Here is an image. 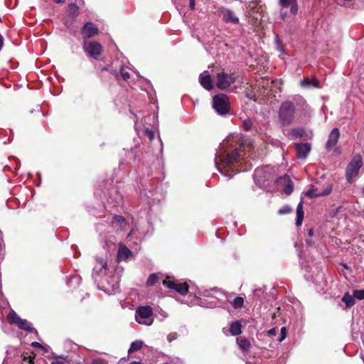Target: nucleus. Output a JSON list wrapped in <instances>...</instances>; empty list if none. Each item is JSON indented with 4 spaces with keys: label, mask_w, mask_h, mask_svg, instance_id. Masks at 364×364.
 <instances>
[{
    "label": "nucleus",
    "mask_w": 364,
    "mask_h": 364,
    "mask_svg": "<svg viewBox=\"0 0 364 364\" xmlns=\"http://www.w3.org/2000/svg\"><path fill=\"white\" fill-rule=\"evenodd\" d=\"M252 146L250 139H244L241 136L231 135L228 136L220 145V150L217 152L215 159V166L219 171L225 176H230L223 172L220 168H232L241 157V148H247Z\"/></svg>",
    "instance_id": "1"
},
{
    "label": "nucleus",
    "mask_w": 364,
    "mask_h": 364,
    "mask_svg": "<svg viewBox=\"0 0 364 364\" xmlns=\"http://www.w3.org/2000/svg\"><path fill=\"white\" fill-rule=\"evenodd\" d=\"M296 108L294 104L289 100L283 102L278 110V117L282 126L291 124L294 119Z\"/></svg>",
    "instance_id": "2"
},
{
    "label": "nucleus",
    "mask_w": 364,
    "mask_h": 364,
    "mask_svg": "<svg viewBox=\"0 0 364 364\" xmlns=\"http://www.w3.org/2000/svg\"><path fill=\"white\" fill-rule=\"evenodd\" d=\"M229 295L230 294L220 289L213 288L206 290L203 296L205 297L204 299L208 302V306L213 308L216 306L220 301L229 300Z\"/></svg>",
    "instance_id": "3"
},
{
    "label": "nucleus",
    "mask_w": 364,
    "mask_h": 364,
    "mask_svg": "<svg viewBox=\"0 0 364 364\" xmlns=\"http://www.w3.org/2000/svg\"><path fill=\"white\" fill-rule=\"evenodd\" d=\"M213 107L220 115H225L230 110V101L228 97L223 93L213 97Z\"/></svg>",
    "instance_id": "4"
},
{
    "label": "nucleus",
    "mask_w": 364,
    "mask_h": 364,
    "mask_svg": "<svg viewBox=\"0 0 364 364\" xmlns=\"http://www.w3.org/2000/svg\"><path fill=\"white\" fill-rule=\"evenodd\" d=\"M363 165L362 156L356 154L353 156L346 168V179L350 182L353 178L358 175L360 168Z\"/></svg>",
    "instance_id": "5"
},
{
    "label": "nucleus",
    "mask_w": 364,
    "mask_h": 364,
    "mask_svg": "<svg viewBox=\"0 0 364 364\" xmlns=\"http://www.w3.org/2000/svg\"><path fill=\"white\" fill-rule=\"evenodd\" d=\"M83 49L87 56L94 59H97L102 54V45L95 41H85L83 43Z\"/></svg>",
    "instance_id": "6"
},
{
    "label": "nucleus",
    "mask_w": 364,
    "mask_h": 364,
    "mask_svg": "<svg viewBox=\"0 0 364 364\" xmlns=\"http://www.w3.org/2000/svg\"><path fill=\"white\" fill-rule=\"evenodd\" d=\"M250 16L257 23L262 21L264 14V8L257 1H251L247 7Z\"/></svg>",
    "instance_id": "7"
},
{
    "label": "nucleus",
    "mask_w": 364,
    "mask_h": 364,
    "mask_svg": "<svg viewBox=\"0 0 364 364\" xmlns=\"http://www.w3.org/2000/svg\"><path fill=\"white\" fill-rule=\"evenodd\" d=\"M235 82L233 74H228L221 71L217 74L216 85L220 90H225Z\"/></svg>",
    "instance_id": "8"
},
{
    "label": "nucleus",
    "mask_w": 364,
    "mask_h": 364,
    "mask_svg": "<svg viewBox=\"0 0 364 364\" xmlns=\"http://www.w3.org/2000/svg\"><path fill=\"white\" fill-rule=\"evenodd\" d=\"M107 294H114L119 291V277L113 275L106 279L105 282L102 284L101 288Z\"/></svg>",
    "instance_id": "9"
},
{
    "label": "nucleus",
    "mask_w": 364,
    "mask_h": 364,
    "mask_svg": "<svg viewBox=\"0 0 364 364\" xmlns=\"http://www.w3.org/2000/svg\"><path fill=\"white\" fill-rule=\"evenodd\" d=\"M163 284L168 289H173L181 295H185L188 291V287L185 283H176L171 280L165 279Z\"/></svg>",
    "instance_id": "10"
},
{
    "label": "nucleus",
    "mask_w": 364,
    "mask_h": 364,
    "mask_svg": "<svg viewBox=\"0 0 364 364\" xmlns=\"http://www.w3.org/2000/svg\"><path fill=\"white\" fill-rule=\"evenodd\" d=\"M99 30L97 27L92 22H87L81 31V35L84 38H92L98 34Z\"/></svg>",
    "instance_id": "11"
},
{
    "label": "nucleus",
    "mask_w": 364,
    "mask_h": 364,
    "mask_svg": "<svg viewBox=\"0 0 364 364\" xmlns=\"http://www.w3.org/2000/svg\"><path fill=\"white\" fill-rule=\"evenodd\" d=\"M332 191V186L328 184L323 191H318L317 188L314 186L306 191V195L309 198H317L320 196H328Z\"/></svg>",
    "instance_id": "12"
},
{
    "label": "nucleus",
    "mask_w": 364,
    "mask_h": 364,
    "mask_svg": "<svg viewBox=\"0 0 364 364\" xmlns=\"http://www.w3.org/2000/svg\"><path fill=\"white\" fill-rule=\"evenodd\" d=\"M340 137V131L338 128H333L329 134L328 141L326 144L327 151H331L337 144Z\"/></svg>",
    "instance_id": "13"
},
{
    "label": "nucleus",
    "mask_w": 364,
    "mask_h": 364,
    "mask_svg": "<svg viewBox=\"0 0 364 364\" xmlns=\"http://www.w3.org/2000/svg\"><path fill=\"white\" fill-rule=\"evenodd\" d=\"M223 20L226 23H230L232 24H237L239 23V18L235 16V13L225 8L221 9L220 11Z\"/></svg>",
    "instance_id": "14"
},
{
    "label": "nucleus",
    "mask_w": 364,
    "mask_h": 364,
    "mask_svg": "<svg viewBox=\"0 0 364 364\" xmlns=\"http://www.w3.org/2000/svg\"><path fill=\"white\" fill-rule=\"evenodd\" d=\"M309 143H299L296 145V152L298 158L306 159L311 151Z\"/></svg>",
    "instance_id": "15"
},
{
    "label": "nucleus",
    "mask_w": 364,
    "mask_h": 364,
    "mask_svg": "<svg viewBox=\"0 0 364 364\" xmlns=\"http://www.w3.org/2000/svg\"><path fill=\"white\" fill-rule=\"evenodd\" d=\"M279 185L284 186V192L287 195H290L294 189L293 183L290 178V177L287 175H284L282 177H280L278 180Z\"/></svg>",
    "instance_id": "16"
},
{
    "label": "nucleus",
    "mask_w": 364,
    "mask_h": 364,
    "mask_svg": "<svg viewBox=\"0 0 364 364\" xmlns=\"http://www.w3.org/2000/svg\"><path fill=\"white\" fill-rule=\"evenodd\" d=\"M153 315V309L150 306H139L135 313V318H149Z\"/></svg>",
    "instance_id": "17"
},
{
    "label": "nucleus",
    "mask_w": 364,
    "mask_h": 364,
    "mask_svg": "<svg viewBox=\"0 0 364 364\" xmlns=\"http://www.w3.org/2000/svg\"><path fill=\"white\" fill-rule=\"evenodd\" d=\"M232 295H229V301L232 305V307L237 311H242L243 310L246 309V306H245V300L244 298L238 296H235L232 300H231Z\"/></svg>",
    "instance_id": "18"
},
{
    "label": "nucleus",
    "mask_w": 364,
    "mask_h": 364,
    "mask_svg": "<svg viewBox=\"0 0 364 364\" xmlns=\"http://www.w3.org/2000/svg\"><path fill=\"white\" fill-rule=\"evenodd\" d=\"M9 321L11 324H16L20 329L25 330L28 333L35 332L37 333V331L30 323L27 322V320H9Z\"/></svg>",
    "instance_id": "19"
},
{
    "label": "nucleus",
    "mask_w": 364,
    "mask_h": 364,
    "mask_svg": "<svg viewBox=\"0 0 364 364\" xmlns=\"http://www.w3.org/2000/svg\"><path fill=\"white\" fill-rule=\"evenodd\" d=\"M199 81L205 90H210L213 88L211 77L208 72H203L200 75Z\"/></svg>",
    "instance_id": "20"
},
{
    "label": "nucleus",
    "mask_w": 364,
    "mask_h": 364,
    "mask_svg": "<svg viewBox=\"0 0 364 364\" xmlns=\"http://www.w3.org/2000/svg\"><path fill=\"white\" fill-rule=\"evenodd\" d=\"M236 343L239 346L240 350L242 353H248L252 347L250 341L245 337H237L236 338Z\"/></svg>",
    "instance_id": "21"
},
{
    "label": "nucleus",
    "mask_w": 364,
    "mask_h": 364,
    "mask_svg": "<svg viewBox=\"0 0 364 364\" xmlns=\"http://www.w3.org/2000/svg\"><path fill=\"white\" fill-rule=\"evenodd\" d=\"M280 5L282 7L291 6L290 12L291 14L295 15L298 11V6L296 4V0H279Z\"/></svg>",
    "instance_id": "22"
},
{
    "label": "nucleus",
    "mask_w": 364,
    "mask_h": 364,
    "mask_svg": "<svg viewBox=\"0 0 364 364\" xmlns=\"http://www.w3.org/2000/svg\"><path fill=\"white\" fill-rule=\"evenodd\" d=\"M230 333L232 336H238L242 333V324L238 321L236 320L233 322H232L230 325L229 328Z\"/></svg>",
    "instance_id": "23"
},
{
    "label": "nucleus",
    "mask_w": 364,
    "mask_h": 364,
    "mask_svg": "<svg viewBox=\"0 0 364 364\" xmlns=\"http://www.w3.org/2000/svg\"><path fill=\"white\" fill-rule=\"evenodd\" d=\"M304 211H303V200H301L296 207V225L300 226L304 219Z\"/></svg>",
    "instance_id": "24"
},
{
    "label": "nucleus",
    "mask_w": 364,
    "mask_h": 364,
    "mask_svg": "<svg viewBox=\"0 0 364 364\" xmlns=\"http://www.w3.org/2000/svg\"><path fill=\"white\" fill-rule=\"evenodd\" d=\"M300 84L301 86H303L304 87H320L319 81L316 78H314V79L304 78L300 82Z\"/></svg>",
    "instance_id": "25"
},
{
    "label": "nucleus",
    "mask_w": 364,
    "mask_h": 364,
    "mask_svg": "<svg viewBox=\"0 0 364 364\" xmlns=\"http://www.w3.org/2000/svg\"><path fill=\"white\" fill-rule=\"evenodd\" d=\"M132 255V252L125 246H121L119 248L117 257L119 260H124Z\"/></svg>",
    "instance_id": "26"
},
{
    "label": "nucleus",
    "mask_w": 364,
    "mask_h": 364,
    "mask_svg": "<svg viewBox=\"0 0 364 364\" xmlns=\"http://www.w3.org/2000/svg\"><path fill=\"white\" fill-rule=\"evenodd\" d=\"M142 346L143 342L141 341L136 340L131 343L128 353L130 354L136 350H139L142 348Z\"/></svg>",
    "instance_id": "27"
},
{
    "label": "nucleus",
    "mask_w": 364,
    "mask_h": 364,
    "mask_svg": "<svg viewBox=\"0 0 364 364\" xmlns=\"http://www.w3.org/2000/svg\"><path fill=\"white\" fill-rule=\"evenodd\" d=\"M342 301L346 304L347 306L349 307L355 304V297L353 295L351 296L349 294H346L343 296Z\"/></svg>",
    "instance_id": "28"
},
{
    "label": "nucleus",
    "mask_w": 364,
    "mask_h": 364,
    "mask_svg": "<svg viewBox=\"0 0 364 364\" xmlns=\"http://www.w3.org/2000/svg\"><path fill=\"white\" fill-rule=\"evenodd\" d=\"M99 264L100 265V267L98 268L97 266L93 268V272L95 274H100L103 269L105 270L107 267V262H105L103 259L99 260Z\"/></svg>",
    "instance_id": "29"
},
{
    "label": "nucleus",
    "mask_w": 364,
    "mask_h": 364,
    "mask_svg": "<svg viewBox=\"0 0 364 364\" xmlns=\"http://www.w3.org/2000/svg\"><path fill=\"white\" fill-rule=\"evenodd\" d=\"M159 280V275L157 274H151L147 279L146 284L148 285H154Z\"/></svg>",
    "instance_id": "30"
},
{
    "label": "nucleus",
    "mask_w": 364,
    "mask_h": 364,
    "mask_svg": "<svg viewBox=\"0 0 364 364\" xmlns=\"http://www.w3.org/2000/svg\"><path fill=\"white\" fill-rule=\"evenodd\" d=\"M78 10L79 7L76 4H71L69 5V12L73 16L75 17L78 15Z\"/></svg>",
    "instance_id": "31"
},
{
    "label": "nucleus",
    "mask_w": 364,
    "mask_h": 364,
    "mask_svg": "<svg viewBox=\"0 0 364 364\" xmlns=\"http://www.w3.org/2000/svg\"><path fill=\"white\" fill-rule=\"evenodd\" d=\"M353 296L360 300L364 299V289L354 290Z\"/></svg>",
    "instance_id": "32"
},
{
    "label": "nucleus",
    "mask_w": 364,
    "mask_h": 364,
    "mask_svg": "<svg viewBox=\"0 0 364 364\" xmlns=\"http://www.w3.org/2000/svg\"><path fill=\"white\" fill-rule=\"evenodd\" d=\"M6 313H7L6 318H8V319H10V318H19L17 316V314H16V312L14 311L11 310V309H6Z\"/></svg>",
    "instance_id": "33"
},
{
    "label": "nucleus",
    "mask_w": 364,
    "mask_h": 364,
    "mask_svg": "<svg viewBox=\"0 0 364 364\" xmlns=\"http://www.w3.org/2000/svg\"><path fill=\"white\" fill-rule=\"evenodd\" d=\"M144 132L149 137L150 141L154 139V132L153 131L150 130L147 127H144Z\"/></svg>",
    "instance_id": "34"
},
{
    "label": "nucleus",
    "mask_w": 364,
    "mask_h": 364,
    "mask_svg": "<svg viewBox=\"0 0 364 364\" xmlns=\"http://www.w3.org/2000/svg\"><path fill=\"white\" fill-rule=\"evenodd\" d=\"M292 134L297 137H301L304 134V130L301 128L294 129L291 131Z\"/></svg>",
    "instance_id": "35"
},
{
    "label": "nucleus",
    "mask_w": 364,
    "mask_h": 364,
    "mask_svg": "<svg viewBox=\"0 0 364 364\" xmlns=\"http://www.w3.org/2000/svg\"><path fill=\"white\" fill-rule=\"evenodd\" d=\"M280 331H281V334H280V336L279 338H278V341L279 342H282L283 340L285 339V338L287 337V328L286 327H282L281 329H280Z\"/></svg>",
    "instance_id": "36"
},
{
    "label": "nucleus",
    "mask_w": 364,
    "mask_h": 364,
    "mask_svg": "<svg viewBox=\"0 0 364 364\" xmlns=\"http://www.w3.org/2000/svg\"><path fill=\"white\" fill-rule=\"evenodd\" d=\"M291 208L288 205H285L278 210V213L280 215L289 213L291 212Z\"/></svg>",
    "instance_id": "37"
},
{
    "label": "nucleus",
    "mask_w": 364,
    "mask_h": 364,
    "mask_svg": "<svg viewBox=\"0 0 364 364\" xmlns=\"http://www.w3.org/2000/svg\"><path fill=\"white\" fill-rule=\"evenodd\" d=\"M22 357H23V358H22L23 361H24V362H25V361H27V360H28V363L29 364H34V358H35V355H32V356H31V355H29V356H28V357H27L26 355H22Z\"/></svg>",
    "instance_id": "38"
},
{
    "label": "nucleus",
    "mask_w": 364,
    "mask_h": 364,
    "mask_svg": "<svg viewBox=\"0 0 364 364\" xmlns=\"http://www.w3.org/2000/svg\"><path fill=\"white\" fill-rule=\"evenodd\" d=\"M243 127L246 129V130H250L252 127V122L250 119H245L244 122H243Z\"/></svg>",
    "instance_id": "39"
},
{
    "label": "nucleus",
    "mask_w": 364,
    "mask_h": 364,
    "mask_svg": "<svg viewBox=\"0 0 364 364\" xmlns=\"http://www.w3.org/2000/svg\"><path fill=\"white\" fill-rule=\"evenodd\" d=\"M120 75L121 77L124 80H127L129 78V73L127 70H126L124 68H122L120 70Z\"/></svg>",
    "instance_id": "40"
},
{
    "label": "nucleus",
    "mask_w": 364,
    "mask_h": 364,
    "mask_svg": "<svg viewBox=\"0 0 364 364\" xmlns=\"http://www.w3.org/2000/svg\"><path fill=\"white\" fill-rule=\"evenodd\" d=\"M139 324L151 326L154 320H136Z\"/></svg>",
    "instance_id": "41"
},
{
    "label": "nucleus",
    "mask_w": 364,
    "mask_h": 364,
    "mask_svg": "<svg viewBox=\"0 0 364 364\" xmlns=\"http://www.w3.org/2000/svg\"><path fill=\"white\" fill-rule=\"evenodd\" d=\"M31 346L33 348H44V346H42L40 343L38 342H36V341H33L31 343Z\"/></svg>",
    "instance_id": "42"
},
{
    "label": "nucleus",
    "mask_w": 364,
    "mask_h": 364,
    "mask_svg": "<svg viewBox=\"0 0 364 364\" xmlns=\"http://www.w3.org/2000/svg\"><path fill=\"white\" fill-rule=\"evenodd\" d=\"M151 119L153 122L155 120V115L149 114L144 118V122L146 124L147 120Z\"/></svg>",
    "instance_id": "43"
},
{
    "label": "nucleus",
    "mask_w": 364,
    "mask_h": 364,
    "mask_svg": "<svg viewBox=\"0 0 364 364\" xmlns=\"http://www.w3.org/2000/svg\"><path fill=\"white\" fill-rule=\"evenodd\" d=\"M277 332V328H273L268 331V334L269 336H274V335H276Z\"/></svg>",
    "instance_id": "44"
},
{
    "label": "nucleus",
    "mask_w": 364,
    "mask_h": 364,
    "mask_svg": "<svg viewBox=\"0 0 364 364\" xmlns=\"http://www.w3.org/2000/svg\"><path fill=\"white\" fill-rule=\"evenodd\" d=\"M189 6L191 10L195 9V0H189Z\"/></svg>",
    "instance_id": "45"
},
{
    "label": "nucleus",
    "mask_w": 364,
    "mask_h": 364,
    "mask_svg": "<svg viewBox=\"0 0 364 364\" xmlns=\"http://www.w3.org/2000/svg\"><path fill=\"white\" fill-rule=\"evenodd\" d=\"M92 364H105L102 360L97 359L92 361Z\"/></svg>",
    "instance_id": "46"
},
{
    "label": "nucleus",
    "mask_w": 364,
    "mask_h": 364,
    "mask_svg": "<svg viewBox=\"0 0 364 364\" xmlns=\"http://www.w3.org/2000/svg\"><path fill=\"white\" fill-rule=\"evenodd\" d=\"M260 293H262V290L261 289L254 290V294L256 296H259Z\"/></svg>",
    "instance_id": "47"
},
{
    "label": "nucleus",
    "mask_w": 364,
    "mask_h": 364,
    "mask_svg": "<svg viewBox=\"0 0 364 364\" xmlns=\"http://www.w3.org/2000/svg\"><path fill=\"white\" fill-rule=\"evenodd\" d=\"M306 242L309 246H312L314 245L310 237L306 239Z\"/></svg>",
    "instance_id": "48"
},
{
    "label": "nucleus",
    "mask_w": 364,
    "mask_h": 364,
    "mask_svg": "<svg viewBox=\"0 0 364 364\" xmlns=\"http://www.w3.org/2000/svg\"><path fill=\"white\" fill-rule=\"evenodd\" d=\"M314 235V230L313 229H309L308 231V236L309 237H311Z\"/></svg>",
    "instance_id": "49"
},
{
    "label": "nucleus",
    "mask_w": 364,
    "mask_h": 364,
    "mask_svg": "<svg viewBox=\"0 0 364 364\" xmlns=\"http://www.w3.org/2000/svg\"><path fill=\"white\" fill-rule=\"evenodd\" d=\"M277 316H280V314H277L276 312H274L272 316V318L274 319V318H276Z\"/></svg>",
    "instance_id": "50"
},
{
    "label": "nucleus",
    "mask_w": 364,
    "mask_h": 364,
    "mask_svg": "<svg viewBox=\"0 0 364 364\" xmlns=\"http://www.w3.org/2000/svg\"><path fill=\"white\" fill-rule=\"evenodd\" d=\"M51 364H65V363H63V361H54V362H52Z\"/></svg>",
    "instance_id": "51"
},
{
    "label": "nucleus",
    "mask_w": 364,
    "mask_h": 364,
    "mask_svg": "<svg viewBox=\"0 0 364 364\" xmlns=\"http://www.w3.org/2000/svg\"><path fill=\"white\" fill-rule=\"evenodd\" d=\"M55 3H58V4H61V3H64L65 1V0H53Z\"/></svg>",
    "instance_id": "52"
},
{
    "label": "nucleus",
    "mask_w": 364,
    "mask_h": 364,
    "mask_svg": "<svg viewBox=\"0 0 364 364\" xmlns=\"http://www.w3.org/2000/svg\"><path fill=\"white\" fill-rule=\"evenodd\" d=\"M129 364H143V363L141 362H139V361H132Z\"/></svg>",
    "instance_id": "53"
},
{
    "label": "nucleus",
    "mask_w": 364,
    "mask_h": 364,
    "mask_svg": "<svg viewBox=\"0 0 364 364\" xmlns=\"http://www.w3.org/2000/svg\"><path fill=\"white\" fill-rule=\"evenodd\" d=\"M275 39H276V41H277V44H278V47H279V37H278V36H276V38H275Z\"/></svg>",
    "instance_id": "54"
},
{
    "label": "nucleus",
    "mask_w": 364,
    "mask_h": 364,
    "mask_svg": "<svg viewBox=\"0 0 364 364\" xmlns=\"http://www.w3.org/2000/svg\"><path fill=\"white\" fill-rule=\"evenodd\" d=\"M115 218L117 220H121L122 219V216H117L115 217Z\"/></svg>",
    "instance_id": "55"
},
{
    "label": "nucleus",
    "mask_w": 364,
    "mask_h": 364,
    "mask_svg": "<svg viewBox=\"0 0 364 364\" xmlns=\"http://www.w3.org/2000/svg\"><path fill=\"white\" fill-rule=\"evenodd\" d=\"M41 349L44 351V353L48 352V349L46 347H44V348H41Z\"/></svg>",
    "instance_id": "56"
},
{
    "label": "nucleus",
    "mask_w": 364,
    "mask_h": 364,
    "mask_svg": "<svg viewBox=\"0 0 364 364\" xmlns=\"http://www.w3.org/2000/svg\"><path fill=\"white\" fill-rule=\"evenodd\" d=\"M300 100H301V101L304 104H305V103H306L305 100H304L303 98L300 97Z\"/></svg>",
    "instance_id": "57"
},
{
    "label": "nucleus",
    "mask_w": 364,
    "mask_h": 364,
    "mask_svg": "<svg viewBox=\"0 0 364 364\" xmlns=\"http://www.w3.org/2000/svg\"><path fill=\"white\" fill-rule=\"evenodd\" d=\"M276 310H277V313H279V308H278V309H277Z\"/></svg>",
    "instance_id": "58"
},
{
    "label": "nucleus",
    "mask_w": 364,
    "mask_h": 364,
    "mask_svg": "<svg viewBox=\"0 0 364 364\" xmlns=\"http://www.w3.org/2000/svg\"><path fill=\"white\" fill-rule=\"evenodd\" d=\"M285 17V14L282 15V18L284 19Z\"/></svg>",
    "instance_id": "59"
},
{
    "label": "nucleus",
    "mask_w": 364,
    "mask_h": 364,
    "mask_svg": "<svg viewBox=\"0 0 364 364\" xmlns=\"http://www.w3.org/2000/svg\"><path fill=\"white\" fill-rule=\"evenodd\" d=\"M363 194H364V187H363Z\"/></svg>",
    "instance_id": "60"
}]
</instances>
